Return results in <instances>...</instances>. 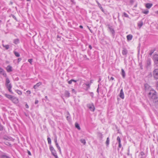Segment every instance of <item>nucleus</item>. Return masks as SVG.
<instances>
[{
  "label": "nucleus",
  "instance_id": "43",
  "mask_svg": "<svg viewBox=\"0 0 158 158\" xmlns=\"http://www.w3.org/2000/svg\"><path fill=\"white\" fill-rule=\"evenodd\" d=\"M54 141H55V144L56 143H58L57 142V139H56V138L55 139Z\"/></svg>",
  "mask_w": 158,
  "mask_h": 158
},
{
  "label": "nucleus",
  "instance_id": "42",
  "mask_svg": "<svg viewBox=\"0 0 158 158\" xmlns=\"http://www.w3.org/2000/svg\"><path fill=\"white\" fill-rule=\"evenodd\" d=\"M72 80H71L68 81V83L69 84H72Z\"/></svg>",
  "mask_w": 158,
  "mask_h": 158
},
{
  "label": "nucleus",
  "instance_id": "38",
  "mask_svg": "<svg viewBox=\"0 0 158 158\" xmlns=\"http://www.w3.org/2000/svg\"><path fill=\"white\" fill-rule=\"evenodd\" d=\"M143 13L144 14H147L148 13V10H146L145 11H143Z\"/></svg>",
  "mask_w": 158,
  "mask_h": 158
},
{
  "label": "nucleus",
  "instance_id": "45",
  "mask_svg": "<svg viewBox=\"0 0 158 158\" xmlns=\"http://www.w3.org/2000/svg\"><path fill=\"white\" fill-rule=\"evenodd\" d=\"M3 127L0 124V130H1L2 129Z\"/></svg>",
  "mask_w": 158,
  "mask_h": 158
},
{
  "label": "nucleus",
  "instance_id": "23",
  "mask_svg": "<svg viewBox=\"0 0 158 158\" xmlns=\"http://www.w3.org/2000/svg\"><path fill=\"white\" fill-rule=\"evenodd\" d=\"M56 145L57 148L58 149L59 151L60 152V153H61V151L60 148V146H59L58 143H56Z\"/></svg>",
  "mask_w": 158,
  "mask_h": 158
},
{
  "label": "nucleus",
  "instance_id": "47",
  "mask_svg": "<svg viewBox=\"0 0 158 158\" xmlns=\"http://www.w3.org/2000/svg\"><path fill=\"white\" fill-rule=\"evenodd\" d=\"M118 144H119V145H118V147H119V148H121L122 145H121V143H118Z\"/></svg>",
  "mask_w": 158,
  "mask_h": 158
},
{
  "label": "nucleus",
  "instance_id": "11",
  "mask_svg": "<svg viewBox=\"0 0 158 158\" xmlns=\"http://www.w3.org/2000/svg\"><path fill=\"white\" fill-rule=\"evenodd\" d=\"M152 6V3H147L145 5L146 7L148 9H150V8H151Z\"/></svg>",
  "mask_w": 158,
  "mask_h": 158
},
{
  "label": "nucleus",
  "instance_id": "19",
  "mask_svg": "<svg viewBox=\"0 0 158 158\" xmlns=\"http://www.w3.org/2000/svg\"><path fill=\"white\" fill-rule=\"evenodd\" d=\"M5 96L7 98H8L9 99H11L12 98H13V96H12L11 95H10L7 94H5Z\"/></svg>",
  "mask_w": 158,
  "mask_h": 158
},
{
  "label": "nucleus",
  "instance_id": "55",
  "mask_svg": "<svg viewBox=\"0 0 158 158\" xmlns=\"http://www.w3.org/2000/svg\"><path fill=\"white\" fill-rule=\"evenodd\" d=\"M57 40H60V38L58 36H57Z\"/></svg>",
  "mask_w": 158,
  "mask_h": 158
},
{
  "label": "nucleus",
  "instance_id": "41",
  "mask_svg": "<svg viewBox=\"0 0 158 158\" xmlns=\"http://www.w3.org/2000/svg\"><path fill=\"white\" fill-rule=\"evenodd\" d=\"M140 155L142 156H143L144 155V153L143 152H141L140 153Z\"/></svg>",
  "mask_w": 158,
  "mask_h": 158
},
{
  "label": "nucleus",
  "instance_id": "54",
  "mask_svg": "<svg viewBox=\"0 0 158 158\" xmlns=\"http://www.w3.org/2000/svg\"><path fill=\"white\" fill-rule=\"evenodd\" d=\"M38 100H35V104H37L38 103Z\"/></svg>",
  "mask_w": 158,
  "mask_h": 158
},
{
  "label": "nucleus",
  "instance_id": "29",
  "mask_svg": "<svg viewBox=\"0 0 158 158\" xmlns=\"http://www.w3.org/2000/svg\"><path fill=\"white\" fill-rule=\"evenodd\" d=\"M48 143L49 144H51V139L50 138H48L47 139Z\"/></svg>",
  "mask_w": 158,
  "mask_h": 158
},
{
  "label": "nucleus",
  "instance_id": "20",
  "mask_svg": "<svg viewBox=\"0 0 158 158\" xmlns=\"http://www.w3.org/2000/svg\"><path fill=\"white\" fill-rule=\"evenodd\" d=\"M75 127L77 128L78 130H80L81 128L80 127L79 124L77 123H75Z\"/></svg>",
  "mask_w": 158,
  "mask_h": 158
},
{
  "label": "nucleus",
  "instance_id": "46",
  "mask_svg": "<svg viewBox=\"0 0 158 158\" xmlns=\"http://www.w3.org/2000/svg\"><path fill=\"white\" fill-rule=\"evenodd\" d=\"M27 93L28 94H30L31 93V91H29V90H27Z\"/></svg>",
  "mask_w": 158,
  "mask_h": 158
},
{
  "label": "nucleus",
  "instance_id": "5",
  "mask_svg": "<svg viewBox=\"0 0 158 158\" xmlns=\"http://www.w3.org/2000/svg\"><path fill=\"white\" fill-rule=\"evenodd\" d=\"M6 86L8 89V90L11 93H12L11 90V88H12V86L10 84H6Z\"/></svg>",
  "mask_w": 158,
  "mask_h": 158
},
{
  "label": "nucleus",
  "instance_id": "33",
  "mask_svg": "<svg viewBox=\"0 0 158 158\" xmlns=\"http://www.w3.org/2000/svg\"><path fill=\"white\" fill-rule=\"evenodd\" d=\"M117 140L118 141V143H121L120 139V138L119 136L117 137Z\"/></svg>",
  "mask_w": 158,
  "mask_h": 158
},
{
  "label": "nucleus",
  "instance_id": "50",
  "mask_svg": "<svg viewBox=\"0 0 158 158\" xmlns=\"http://www.w3.org/2000/svg\"><path fill=\"white\" fill-rule=\"evenodd\" d=\"M25 106H26V107L27 108H29V106L27 104H26Z\"/></svg>",
  "mask_w": 158,
  "mask_h": 158
},
{
  "label": "nucleus",
  "instance_id": "51",
  "mask_svg": "<svg viewBox=\"0 0 158 158\" xmlns=\"http://www.w3.org/2000/svg\"><path fill=\"white\" fill-rule=\"evenodd\" d=\"M114 79V78L113 77H111L110 79V80H113Z\"/></svg>",
  "mask_w": 158,
  "mask_h": 158
},
{
  "label": "nucleus",
  "instance_id": "28",
  "mask_svg": "<svg viewBox=\"0 0 158 158\" xmlns=\"http://www.w3.org/2000/svg\"><path fill=\"white\" fill-rule=\"evenodd\" d=\"M4 71L3 69L1 68H0V73L4 75Z\"/></svg>",
  "mask_w": 158,
  "mask_h": 158
},
{
  "label": "nucleus",
  "instance_id": "56",
  "mask_svg": "<svg viewBox=\"0 0 158 158\" xmlns=\"http://www.w3.org/2000/svg\"><path fill=\"white\" fill-rule=\"evenodd\" d=\"M89 48L90 49H92V47L91 45H89Z\"/></svg>",
  "mask_w": 158,
  "mask_h": 158
},
{
  "label": "nucleus",
  "instance_id": "64",
  "mask_svg": "<svg viewBox=\"0 0 158 158\" xmlns=\"http://www.w3.org/2000/svg\"><path fill=\"white\" fill-rule=\"evenodd\" d=\"M10 4L12 5L13 4V2H10Z\"/></svg>",
  "mask_w": 158,
  "mask_h": 158
},
{
  "label": "nucleus",
  "instance_id": "26",
  "mask_svg": "<svg viewBox=\"0 0 158 158\" xmlns=\"http://www.w3.org/2000/svg\"><path fill=\"white\" fill-rule=\"evenodd\" d=\"M80 141L81 143H83L84 145H85L86 143V142L85 139H82L80 140Z\"/></svg>",
  "mask_w": 158,
  "mask_h": 158
},
{
  "label": "nucleus",
  "instance_id": "61",
  "mask_svg": "<svg viewBox=\"0 0 158 158\" xmlns=\"http://www.w3.org/2000/svg\"><path fill=\"white\" fill-rule=\"evenodd\" d=\"M153 53V52H151L149 54L150 55H152V54Z\"/></svg>",
  "mask_w": 158,
  "mask_h": 158
},
{
  "label": "nucleus",
  "instance_id": "52",
  "mask_svg": "<svg viewBox=\"0 0 158 158\" xmlns=\"http://www.w3.org/2000/svg\"><path fill=\"white\" fill-rule=\"evenodd\" d=\"M156 88L158 89V81L156 82Z\"/></svg>",
  "mask_w": 158,
  "mask_h": 158
},
{
  "label": "nucleus",
  "instance_id": "16",
  "mask_svg": "<svg viewBox=\"0 0 158 158\" xmlns=\"http://www.w3.org/2000/svg\"><path fill=\"white\" fill-rule=\"evenodd\" d=\"M127 53V51L126 48H124L122 51V54L123 55H126Z\"/></svg>",
  "mask_w": 158,
  "mask_h": 158
},
{
  "label": "nucleus",
  "instance_id": "40",
  "mask_svg": "<svg viewBox=\"0 0 158 158\" xmlns=\"http://www.w3.org/2000/svg\"><path fill=\"white\" fill-rule=\"evenodd\" d=\"M72 92L73 93H74V94H76V92L75 90L74 89H72Z\"/></svg>",
  "mask_w": 158,
  "mask_h": 158
},
{
  "label": "nucleus",
  "instance_id": "17",
  "mask_svg": "<svg viewBox=\"0 0 158 158\" xmlns=\"http://www.w3.org/2000/svg\"><path fill=\"white\" fill-rule=\"evenodd\" d=\"M109 28L112 34H113L114 33V30L111 27H110L109 26Z\"/></svg>",
  "mask_w": 158,
  "mask_h": 158
},
{
  "label": "nucleus",
  "instance_id": "12",
  "mask_svg": "<svg viewBox=\"0 0 158 158\" xmlns=\"http://www.w3.org/2000/svg\"><path fill=\"white\" fill-rule=\"evenodd\" d=\"M42 83L41 82H40L36 84V85H34L33 87L35 89H36L40 85H41Z\"/></svg>",
  "mask_w": 158,
  "mask_h": 158
},
{
  "label": "nucleus",
  "instance_id": "57",
  "mask_svg": "<svg viewBox=\"0 0 158 158\" xmlns=\"http://www.w3.org/2000/svg\"><path fill=\"white\" fill-rule=\"evenodd\" d=\"M98 5L100 4V3L98 2L97 0L96 1Z\"/></svg>",
  "mask_w": 158,
  "mask_h": 158
},
{
  "label": "nucleus",
  "instance_id": "37",
  "mask_svg": "<svg viewBox=\"0 0 158 158\" xmlns=\"http://www.w3.org/2000/svg\"><path fill=\"white\" fill-rule=\"evenodd\" d=\"M98 135L99 137H100L101 138H102V135L101 133H98Z\"/></svg>",
  "mask_w": 158,
  "mask_h": 158
},
{
  "label": "nucleus",
  "instance_id": "24",
  "mask_svg": "<svg viewBox=\"0 0 158 158\" xmlns=\"http://www.w3.org/2000/svg\"><path fill=\"white\" fill-rule=\"evenodd\" d=\"M14 53L15 56L17 57H19L20 56V54L18 52L14 51Z\"/></svg>",
  "mask_w": 158,
  "mask_h": 158
},
{
  "label": "nucleus",
  "instance_id": "9",
  "mask_svg": "<svg viewBox=\"0 0 158 158\" xmlns=\"http://www.w3.org/2000/svg\"><path fill=\"white\" fill-rule=\"evenodd\" d=\"M6 69L7 72H11L12 70V67L10 65H8L6 68Z\"/></svg>",
  "mask_w": 158,
  "mask_h": 158
},
{
  "label": "nucleus",
  "instance_id": "30",
  "mask_svg": "<svg viewBox=\"0 0 158 158\" xmlns=\"http://www.w3.org/2000/svg\"><path fill=\"white\" fill-rule=\"evenodd\" d=\"M10 17H12L13 19H14L15 20L17 21V19L16 17L14 15H11Z\"/></svg>",
  "mask_w": 158,
  "mask_h": 158
},
{
  "label": "nucleus",
  "instance_id": "15",
  "mask_svg": "<svg viewBox=\"0 0 158 158\" xmlns=\"http://www.w3.org/2000/svg\"><path fill=\"white\" fill-rule=\"evenodd\" d=\"M19 39H15V40H14L13 41V43L15 44H17L19 43Z\"/></svg>",
  "mask_w": 158,
  "mask_h": 158
},
{
  "label": "nucleus",
  "instance_id": "4",
  "mask_svg": "<svg viewBox=\"0 0 158 158\" xmlns=\"http://www.w3.org/2000/svg\"><path fill=\"white\" fill-rule=\"evenodd\" d=\"M87 106L92 111H94V107L93 104H89L87 105Z\"/></svg>",
  "mask_w": 158,
  "mask_h": 158
},
{
  "label": "nucleus",
  "instance_id": "36",
  "mask_svg": "<svg viewBox=\"0 0 158 158\" xmlns=\"http://www.w3.org/2000/svg\"><path fill=\"white\" fill-rule=\"evenodd\" d=\"M123 15H124V16L125 17H127V18H128L129 17L128 15L127 14H126V13H125V12L124 13Z\"/></svg>",
  "mask_w": 158,
  "mask_h": 158
},
{
  "label": "nucleus",
  "instance_id": "44",
  "mask_svg": "<svg viewBox=\"0 0 158 158\" xmlns=\"http://www.w3.org/2000/svg\"><path fill=\"white\" fill-rule=\"evenodd\" d=\"M134 2V1L133 0H131L130 1V3L131 4H132Z\"/></svg>",
  "mask_w": 158,
  "mask_h": 158
},
{
  "label": "nucleus",
  "instance_id": "39",
  "mask_svg": "<svg viewBox=\"0 0 158 158\" xmlns=\"http://www.w3.org/2000/svg\"><path fill=\"white\" fill-rule=\"evenodd\" d=\"M28 61L30 62V63L31 64L32 62V59H30L28 60Z\"/></svg>",
  "mask_w": 158,
  "mask_h": 158
},
{
  "label": "nucleus",
  "instance_id": "21",
  "mask_svg": "<svg viewBox=\"0 0 158 158\" xmlns=\"http://www.w3.org/2000/svg\"><path fill=\"white\" fill-rule=\"evenodd\" d=\"M151 60L150 59H148L147 62V64L148 66H149L151 64Z\"/></svg>",
  "mask_w": 158,
  "mask_h": 158
},
{
  "label": "nucleus",
  "instance_id": "14",
  "mask_svg": "<svg viewBox=\"0 0 158 158\" xmlns=\"http://www.w3.org/2000/svg\"><path fill=\"white\" fill-rule=\"evenodd\" d=\"M127 37L128 40H130L132 38V35H129L127 36Z\"/></svg>",
  "mask_w": 158,
  "mask_h": 158
},
{
  "label": "nucleus",
  "instance_id": "53",
  "mask_svg": "<svg viewBox=\"0 0 158 158\" xmlns=\"http://www.w3.org/2000/svg\"><path fill=\"white\" fill-rule=\"evenodd\" d=\"M27 153L28 155H31V152L29 151H28Z\"/></svg>",
  "mask_w": 158,
  "mask_h": 158
},
{
  "label": "nucleus",
  "instance_id": "34",
  "mask_svg": "<svg viewBox=\"0 0 158 158\" xmlns=\"http://www.w3.org/2000/svg\"><path fill=\"white\" fill-rule=\"evenodd\" d=\"M3 47H5L6 49H8L9 48V46L8 45H6L5 46L3 45Z\"/></svg>",
  "mask_w": 158,
  "mask_h": 158
},
{
  "label": "nucleus",
  "instance_id": "25",
  "mask_svg": "<svg viewBox=\"0 0 158 158\" xmlns=\"http://www.w3.org/2000/svg\"><path fill=\"white\" fill-rule=\"evenodd\" d=\"M110 140L108 137L107 138L106 141V144L107 146H108Z\"/></svg>",
  "mask_w": 158,
  "mask_h": 158
},
{
  "label": "nucleus",
  "instance_id": "35",
  "mask_svg": "<svg viewBox=\"0 0 158 158\" xmlns=\"http://www.w3.org/2000/svg\"><path fill=\"white\" fill-rule=\"evenodd\" d=\"M17 92L19 95H21L22 94L21 91L19 90H17Z\"/></svg>",
  "mask_w": 158,
  "mask_h": 158
},
{
  "label": "nucleus",
  "instance_id": "63",
  "mask_svg": "<svg viewBox=\"0 0 158 158\" xmlns=\"http://www.w3.org/2000/svg\"><path fill=\"white\" fill-rule=\"evenodd\" d=\"M45 98L46 99H47L48 98L47 96H46L45 97Z\"/></svg>",
  "mask_w": 158,
  "mask_h": 158
},
{
  "label": "nucleus",
  "instance_id": "32",
  "mask_svg": "<svg viewBox=\"0 0 158 158\" xmlns=\"http://www.w3.org/2000/svg\"><path fill=\"white\" fill-rule=\"evenodd\" d=\"M10 81L8 79V78H7L6 79V84H9L10 83Z\"/></svg>",
  "mask_w": 158,
  "mask_h": 158
},
{
  "label": "nucleus",
  "instance_id": "58",
  "mask_svg": "<svg viewBox=\"0 0 158 158\" xmlns=\"http://www.w3.org/2000/svg\"><path fill=\"white\" fill-rule=\"evenodd\" d=\"M72 81H73L75 82H77V81L76 80H74L73 79H72Z\"/></svg>",
  "mask_w": 158,
  "mask_h": 158
},
{
  "label": "nucleus",
  "instance_id": "8",
  "mask_svg": "<svg viewBox=\"0 0 158 158\" xmlns=\"http://www.w3.org/2000/svg\"><path fill=\"white\" fill-rule=\"evenodd\" d=\"M0 157L1 158H10V157L5 153L1 154L0 156Z\"/></svg>",
  "mask_w": 158,
  "mask_h": 158
},
{
  "label": "nucleus",
  "instance_id": "10",
  "mask_svg": "<svg viewBox=\"0 0 158 158\" xmlns=\"http://www.w3.org/2000/svg\"><path fill=\"white\" fill-rule=\"evenodd\" d=\"M70 93L67 90H65L64 92V95L65 97L69 98L70 97Z\"/></svg>",
  "mask_w": 158,
  "mask_h": 158
},
{
  "label": "nucleus",
  "instance_id": "60",
  "mask_svg": "<svg viewBox=\"0 0 158 158\" xmlns=\"http://www.w3.org/2000/svg\"><path fill=\"white\" fill-rule=\"evenodd\" d=\"M97 92L98 93H99V88H98L97 89Z\"/></svg>",
  "mask_w": 158,
  "mask_h": 158
},
{
  "label": "nucleus",
  "instance_id": "7",
  "mask_svg": "<svg viewBox=\"0 0 158 158\" xmlns=\"http://www.w3.org/2000/svg\"><path fill=\"white\" fill-rule=\"evenodd\" d=\"M119 97L123 99H124V94L122 89L120 90V93L119 94Z\"/></svg>",
  "mask_w": 158,
  "mask_h": 158
},
{
  "label": "nucleus",
  "instance_id": "59",
  "mask_svg": "<svg viewBox=\"0 0 158 158\" xmlns=\"http://www.w3.org/2000/svg\"><path fill=\"white\" fill-rule=\"evenodd\" d=\"M79 27L81 28H83V26L81 25H80V26H79Z\"/></svg>",
  "mask_w": 158,
  "mask_h": 158
},
{
  "label": "nucleus",
  "instance_id": "2",
  "mask_svg": "<svg viewBox=\"0 0 158 158\" xmlns=\"http://www.w3.org/2000/svg\"><path fill=\"white\" fill-rule=\"evenodd\" d=\"M153 74L154 78L158 79V69H155L153 71Z\"/></svg>",
  "mask_w": 158,
  "mask_h": 158
},
{
  "label": "nucleus",
  "instance_id": "31",
  "mask_svg": "<svg viewBox=\"0 0 158 158\" xmlns=\"http://www.w3.org/2000/svg\"><path fill=\"white\" fill-rule=\"evenodd\" d=\"M98 6L100 8V9H101V10H102V12H104V10L102 7L101 6V5L100 4H99V5H98Z\"/></svg>",
  "mask_w": 158,
  "mask_h": 158
},
{
  "label": "nucleus",
  "instance_id": "18",
  "mask_svg": "<svg viewBox=\"0 0 158 158\" xmlns=\"http://www.w3.org/2000/svg\"><path fill=\"white\" fill-rule=\"evenodd\" d=\"M52 154L54 156L55 158H58V156L56 153L55 150L54 151L52 152Z\"/></svg>",
  "mask_w": 158,
  "mask_h": 158
},
{
  "label": "nucleus",
  "instance_id": "6",
  "mask_svg": "<svg viewBox=\"0 0 158 158\" xmlns=\"http://www.w3.org/2000/svg\"><path fill=\"white\" fill-rule=\"evenodd\" d=\"M11 100L15 103H17L19 102L18 98L14 96H13V98H12Z\"/></svg>",
  "mask_w": 158,
  "mask_h": 158
},
{
  "label": "nucleus",
  "instance_id": "22",
  "mask_svg": "<svg viewBox=\"0 0 158 158\" xmlns=\"http://www.w3.org/2000/svg\"><path fill=\"white\" fill-rule=\"evenodd\" d=\"M143 25V22H141L138 24V26L139 27V28H140Z\"/></svg>",
  "mask_w": 158,
  "mask_h": 158
},
{
  "label": "nucleus",
  "instance_id": "62",
  "mask_svg": "<svg viewBox=\"0 0 158 158\" xmlns=\"http://www.w3.org/2000/svg\"><path fill=\"white\" fill-rule=\"evenodd\" d=\"M69 116H67V119L68 120V119H69Z\"/></svg>",
  "mask_w": 158,
  "mask_h": 158
},
{
  "label": "nucleus",
  "instance_id": "49",
  "mask_svg": "<svg viewBox=\"0 0 158 158\" xmlns=\"http://www.w3.org/2000/svg\"><path fill=\"white\" fill-rule=\"evenodd\" d=\"M21 60V58H19L18 60V62H20Z\"/></svg>",
  "mask_w": 158,
  "mask_h": 158
},
{
  "label": "nucleus",
  "instance_id": "1",
  "mask_svg": "<svg viewBox=\"0 0 158 158\" xmlns=\"http://www.w3.org/2000/svg\"><path fill=\"white\" fill-rule=\"evenodd\" d=\"M156 93V92L155 90H151L148 94V97L152 99H156L157 98Z\"/></svg>",
  "mask_w": 158,
  "mask_h": 158
},
{
  "label": "nucleus",
  "instance_id": "13",
  "mask_svg": "<svg viewBox=\"0 0 158 158\" xmlns=\"http://www.w3.org/2000/svg\"><path fill=\"white\" fill-rule=\"evenodd\" d=\"M121 74L123 77V78H124L125 76V73L124 70L123 69H121Z\"/></svg>",
  "mask_w": 158,
  "mask_h": 158
},
{
  "label": "nucleus",
  "instance_id": "27",
  "mask_svg": "<svg viewBox=\"0 0 158 158\" xmlns=\"http://www.w3.org/2000/svg\"><path fill=\"white\" fill-rule=\"evenodd\" d=\"M50 149L51 152L54 151L55 150L54 149V148L52 146H50Z\"/></svg>",
  "mask_w": 158,
  "mask_h": 158
},
{
  "label": "nucleus",
  "instance_id": "48",
  "mask_svg": "<svg viewBox=\"0 0 158 158\" xmlns=\"http://www.w3.org/2000/svg\"><path fill=\"white\" fill-rule=\"evenodd\" d=\"M85 85L87 86H88V88L89 87H90V84L89 83H86L85 84Z\"/></svg>",
  "mask_w": 158,
  "mask_h": 158
},
{
  "label": "nucleus",
  "instance_id": "3",
  "mask_svg": "<svg viewBox=\"0 0 158 158\" xmlns=\"http://www.w3.org/2000/svg\"><path fill=\"white\" fill-rule=\"evenodd\" d=\"M153 59L156 64H158V55H155L153 56Z\"/></svg>",
  "mask_w": 158,
  "mask_h": 158
}]
</instances>
